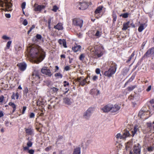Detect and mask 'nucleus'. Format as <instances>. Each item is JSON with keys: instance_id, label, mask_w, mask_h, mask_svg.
<instances>
[{"instance_id": "obj_1", "label": "nucleus", "mask_w": 154, "mask_h": 154, "mask_svg": "<svg viewBox=\"0 0 154 154\" xmlns=\"http://www.w3.org/2000/svg\"><path fill=\"white\" fill-rule=\"evenodd\" d=\"M30 54L32 58L35 59L39 62L42 61L45 57V53L38 45L31 48Z\"/></svg>"}, {"instance_id": "obj_2", "label": "nucleus", "mask_w": 154, "mask_h": 154, "mask_svg": "<svg viewBox=\"0 0 154 154\" xmlns=\"http://www.w3.org/2000/svg\"><path fill=\"white\" fill-rule=\"evenodd\" d=\"M110 63L111 65L109 66V69L104 72L102 71V73L104 75L109 78L112 77L115 73L117 69V65L115 63L112 61Z\"/></svg>"}, {"instance_id": "obj_3", "label": "nucleus", "mask_w": 154, "mask_h": 154, "mask_svg": "<svg viewBox=\"0 0 154 154\" xmlns=\"http://www.w3.org/2000/svg\"><path fill=\"white\" fill-rule=\"evenodd\" d=\"M104 53L103 48L100 46H96L94 48V50L91 51L92 57L95 58H99L102 56Z\"/></svg>"}, {"instance_id": "obj_4", "label": "nucleus", "mask_w": 154, "mask_h": 154, "mask_svg": "<svg viewBox=\"0 0 154 154\" xmlns=\"http://www.w3.org/2000/svg\"><path fill=\"white\" fill-rule=\"evenodd\" d=\"M76 82H79V86H81L83 87L86 85V84H89L90 82L89 81H88V82H87L85 81V79H84V77L83 76H81L78 77L75 79Z\"/></svg>"}, {"instance_id": "obj_5", "label": "nucleus", "mask_w": 154, "mask_h": 154, "mask_svg": "<svg viewBox=\"0 0 154 154\" xmlns=\"http://www.w3.org/2000/svg\"><path fill=\"white\" fill-rule=\"evenodd\" d=\"M82 20L78 18H74L72 20V24L75 26H79L81 28L83 25Z\"/></svg>"}, {"instance_id": "obj_6", "label": "nucleus", "mask_w": 154, "mask_h": 154, "mask_svg": "<svg viewBox=\"0 0 154 154\" xmlns=\"http://www.w3.org/2000/svg\"><path fill=\"white\" fill-rule=\"evenodd\" d=\"M154 54V47H152L149 49L143 55V57H150L153 56Z\"/></svg>"}, {"instance_id": "obj_7", "label": "nucleus", "mask_w": 154, "mask_h": 154, "mask_svg": "<svg viewBox=\"0 0 154 154\" xmlns=\"http://www.w3.org/2000/svg\"><path fill=\"white\" fill-rule=\"evenodd\" d=\"M41 71L42 73L48 77H51L53 74L50 70L48 69L47 67H43L41 69Z\"/></svg>"}, {"instance_id": "obj_8", "label": "nucleus", "mask_w": 154, "mask_h": 154, "mask_svg": "<svg viewBox=\"0 0 154 154\" xmlns=\"http://www.w3.org/2000/svg\"><path fill=\"white\" fill-rule=\"evenodd\" d=\"M130 134L129 131H127L125 132L122 135H121L120 133H118L116 135V137L117 139H124L127 137H129Z\"/></svg>"}, {"instance_id": "obj_9", "label": "nucleus", "mask_w": 154, "mask_h": 154, "mask_svg": "<svg viewBox=\"0 0 154 154\" xmlns=\"http://www.w3.org/2000/svg\"><path fill=\"white\" fill-rule=\"evenodd\" d=\"M93 111V109L92 108H89L84 113L83 116V117L86 119H89Z\"/></svg>"}, {"instance_id": "obj_10", "label": "nucleus", "mask_w": 154, "mask_h": 154, "mask_svg": "<svg viewBox=\"0 0 154 154\" xmlns=\"http://www.w3.org/2000/svg\"><path fill=\"white\" fill-rule=\"evenodd\" d=\"M11 3L10 2H8L7 0H6L5 2H3L2 1L0 0V7H5L6 8L9 9L11 7Z\"/></svg>"}, {"instance_id": "obj_11", "label": "nucleus", "mask_w": 154, "mask_h": 154, "mask_svg": "<svg viewBox=\"0 0 154 154\" xmlns=\"http://www.w3.org/2000/svg\"><path fill=\"white\" fill-rule=\"evenodd\" d=\"M25 131L28 135L33 136L34 134V130L32 127L31 126H29L27 128H25Z\"/></svg>"}, {"instance_id": "obj_12", "label": "nucleus", "mask_w": 154, "mask_h": 154, "mask_svg": "<svg viewBox=\"0 0 154 154\" xmlns=\"http://www.w3.org/2000/svg\"><path fill=\"white\" fill-rule=\"evenodd\" d=\"M103 8V6H100L96 8L94 12L95 16L96 17L98 18L100 17V14L102 11Z\"/></svg>"}, {"instance_id": "obj_13", "label": "nucleus", "mask_w": 154, "mask_h": 154, "mask_svg": "<svg viewBox=\"0 0 154 154\" xmlns=\"http://www.w3.org/2000/svg\"><path fill=\"white\" fill-rule=\"evenodd\" d=\"M141 148V147L139 143H137L134 145L133 147L134 153L135 154H140Z\"/></svg>"}, {"instance_id": "obj_14", "label": "nucleus", "mask_w": 154, "mask_h": 154, "mask_svg": "<svg viewBox=\"0 0 154 154\" xmlns=\"http://www.w3.org/2000/svg\"><path fill=\"white\" fill-rule=\"evenodd\" d=\"M111 112L112 113H114L117 112L119 111L121 108V106L117 104H115L114 105L111 104Z\"/></svg>"}, {"instance_id": "obj_15", "label": "nucleus", "mask_w": 154, "mask_h": 154, "mask_svg": "<svg viewBox=\"0 0 154 154\" xmlns=\"http://www.w3.org/2000/svg\"><path fill=\"white\" fill-rule=\"evenodd\" d=\"M19 69L22 71H24L26 69V64L24 62L20 63L17 64Z\"/></svg>"}, {"instance_id": "obj_16", "label": "nucleus", "mask_w": 154, "mask_h": 154, "mask_svg": "<svg viewBox=\"0 0 154 154\" xmlns=\"http://www.w3.org/2000/svg\"><path fill=\"white\" fill-rule=\"evenodd\" d=\"M111 104H108L105 106L101 109V110L104 112H111Z\"/></svg>"}, {"instance_id": "obj_17", "label": "nucleus", "mask_w": 154, "mask_h": 154, "mask_svg": "<svg viewBox=\"0 0 154 154\" xmlns=\"http://www.w3.org/2000/svg\"><path fill=\"white\" fill-rule=\"evenodd\" d=\"M79 4L80 6V7L79 8V10H85L86 9L88 6V4L85 2H80Z\"/></svg>"}, {"instance_id": "obj_18", "label": "nucleus", "mask_w": 154, "mask_h": 154, "mask_svg": "<svg viewBox=\"0 0 154 154\" xmlns=\"http://www.w3.org/2000/svg\"><path fill=\"white\" fill-rule=\"evenodd\" d=\"M81 48L82 47L81 45H78L76 44L75 45L72 47V49L74 52H77L80 51Z\"/></svg>"}, {"instance_id": "obj_19", "label": "nucleus", "mask_w": 154, "mask_h": 154, "mask_svg": "<svg viewBox=\"0 0 154 154\" xmlns=\"http://www.w3.org/2000/svg\"><path fill=\"white\" fill-rule=\"evenodd\" d=\"M35 11H41L42 9L45 8V6L43 5H38L36 4L34 5Z\"/></svg>"}, {"instance_id": "obj_20", "label": "nucleus", "mask_w": 154, "mask_h": 154, "mask_svg": "<svg viewBox=\"0 0 154 154\" xmlns=\"http://www.w3.org/2000/svg\"><path fill=\"white\" fill-rule=\"evenodd\" d=\"M136 75V72H134L132 75L131 78L125 83L124 85V87H125L129 82H132L135 79V76Z\"/></svg>"}, {"instance_id": "obj_21", "label": "nucleus", "mask_w": 154, "mask_h": 154, "mask_svg": "<svg viewBox=\"0 0 154 154\" xmlns=\"http://www.w3.org/2000/svg\"><path fill=\"white\" fill-rule=\"evenodd\" d=\"M54 28L58 30H62L63 29V24L61 23H59L57 25L54 26Z\"/></svg>"}, {"instance_id": "obj_22", "label": "nucleus", "mask_w": 154, "mask_h": 154, "mask_svg": "<svg viewBox=\"0 0 154 154\" xmlns=\"http://www.w3.org/2000/svg\"><path fill=\"white\" fill-rule=\"evenodd\" d=\"M133 145L132 142L129 141L125 144V149L126 150L130 149L132 147Z\"/></svg>"}, {"instance_id": "obj_23", "label": "nucleus", "mask_w": 154, "mask_h": 154, "mask_svg": "<svg viewBox=\"0 0 154 154\" xmlns=\"http://www.w3.org/2000/svg\"><path fill=\"white\" fill-rule=\"evenodd\" d=\"M129 21L127 22L124 23L123 25V27L122 30H126L128 28L130 27L129 26Z\"/></svg>"}, {"instance_id": "obj_24", "label": "nucleus", "mask_w": 154, "mask_h": 154, "mask_svg": "<svg viewBox=\"0 0 154 154\" xmlns=\"http://www.w3.org/2000/svg\"><path fill=\"white\" fill-rule=\"evenodd\" d=\"M58 42L59 43L60 45H63V46L65 48H67L66 44V41L64 39H59L58 41Z\"/></svg>"}, {"instance_id": "obj_25", "label": "nucleus", "mask_w": 154, "mask_h": 154, "mask_svg": "<svg viewBox=\"0 0 154 154\" xmlns=\"http://www.w3.org/2000/svg\"><path fill=\"white\" fill-rule=\"evenodd\" d=\"M42 38V36L40 34H37L35 37L32 38V41L35 42H38V40H41Z\"/></svg>"}, {"instance_id": "obj_26", "label": "nucleus", "mask_w": 154, "mask_h": 154, "mask_svg": "<svg viewBox=\"0 0 154 154\" xmlns=\"http://www.w3.org/2000/svg\"><path fill=\"white\" fill-rule=\"evenodd\" d=\"M32 77L35 81H39L40 79V75L38 73L33 74L32 75Z\"/></svg>"}, {"instance_id": "obj_27", "label": "nucleus", "mask_w": 154, "mask_h": 154, "mask_svg": "<svg viewBox=\"0 0 154 154\" xmlns=\"http://www.w3.org/2000/svg\"><path fill=\"white\" fill-rule=\"evenodd\" d=\"M129 71V68L125 67L122 70V74L123 76L126 75Z\"/></svg>"}, {"instance_id": "obj_28", "label": "nucleus", "mask_w": 154, "mask_h": 154, "mask_svg": "<svg viewBox=\"0 0 154 154\" xmlns=\"http://www.w3.org/2000/svg\"><path fill=\"white\" fill-rule=\"evenodd\" d=\"M73 154H81V148L79 147H77L75 148Z\"/></svg>"}, {"instance_id": "obj_29", "label": "nucleus", "mask_w": 154, "mask_h": 154, "mask_svg": "<svg viewBox=\"0 0 154 154\" xmlns=\"http://www.w3.org/2000/svg\"><path fill=\"white\" fill-rule=\"evenodd\" d=\"M95 30H91L89 32V36L91 38H95Z\"/></svg>"}, {"instance_id": "obj_30", "label": "nucleus", "mask_w": 154, "mask_h": 154, "mask_svg": "<svg viewBox=\"0 0 154 154\" xmlns=\"http://www.w3.org/2000/svg\"><path fill=\"white\" fill-rule=\"evenodd\" d=\"M8 105L11 106L13 108V110H12V113H14L16 110V105L13 103L10 102L8 103Z\"/></svg>"}, {"instance_id": "obj_31", "label": "nucleus", "mask_w": 154, "mask_h": 154, "mask_svg": "<svg viewBox=\"0 0 154 154\" xmlns=\"http://www.w3.org/2000/svg\"><path fill=\"white\" fill-rule=\"evenodd\" d=\"M95 37H96L97 38H98L101 36L102 34L101 32L100 31L98 30H95Z\"/></svg>"}, {"instance_id": "obj_32", "label": "nucleus", "mask_w": 154, "mask_h": 154, "mask_svg": "<svg viewBox=\"0 0 154 154\" xmlns=\"http://www.w3.org/2000/svg\"><path fill=\"white\" fill-rule=\"evenodd\" d=\"M138 129V128L137 126H136L134 127L133 130L131 131L132 134V136L133 137L136 134Z\"/></svg>"}, {"instance_id": "obj_33", "label": "nucleus", "mask_w": 154, "mask_h": 154, "mask_svg": "<svg viewBox=\"0 0 154 154\" xmlns=\"http://www.w3.org/2000/svg\"><path fill=\"white\" fill-rule=\"evenodd\" d=\"M135 53V51H134L133 52L131 55L129 57H128V60L126 61V63H128L130 62V61L132 59V58L134 56Z\"/></svg>"}, {"instance_id": "obj_34", "label": "nucleus", "mask_w": 154, "mask_h": 154, "mask_svg": "<svg viewBox=\"0 0 154 154\" xmlns=\"http://www.w3.org/2000/svg\"><path fill=\"white\" fill-rule=\"evenodd\" d=\"M137 87L136 85H134L128 87L126 89L128 91H133L134 88Z\"/></svg>"}, {"instance_id": "obj_35", "label": "nucleus", "mask_w": 154, "mask_h": 154, "mask_svg": "<svg viewBox=\"0 0 154 154\" xmlns=\"http://www.w3.org/2000/svg\"><path fill=\"white\" fill-rule=\"evenodd\" d=\"M64 101L65 104L68 105H70L71 103L70 99L67 97L65 98L64 99Z\"/></svg>"}, {"instance_id": "obj_36", "label": "nucleus", "mask_w": 154, "mask_h": 154, "mask_svg": "<svg viewBox=\"0 0 154 154\" xmlns=\"http://www.w3.org/2000/svg\"><path fill=\"white\" fill-rule=\"evenodd\" d=\"M112 24L115 25V22L117 20V15L115 13H113L112 15Z\"/></svg>"}, {"instance_id": "obj_37", "label": "nucleus", "mask_w": 154, "mask_h": 154, "mask_svg": "<svg viewBox=\"0 0 154 154\" xmlns=\"http://www.w3.org/2000/svg\"><path fill=\"white\" fill-rule=\"evenodd\" d=\"M145 24H141L140 25V26L138 28V31L140 32H141L144 29V25Z\"/></svg>"}, {"instance_id": "obj_38", "label": "nucleus", "mask_w": 154, "mask_h": 154, "mask_svg": "<svg viewBox=\"0 0 154 154\" xmlns=\"http://www.w3.org/2000/svg\"><path fill=\"white\" fill-rule=\"evenodd\" d=\"M54 76L58 78L61 79L63 77V75L60 72H58L54 74Z\"/></svg>"}, {"instance_id": "obj_39", "label": "nucleus", "mask_w": 154, "mask_h": 154, "mask_svg": "<svg viewBox=\"0 0 154 154\" xmlns=\"http://www.w3.org/2000/svg\"><path fill=\"white\" fill-rule=\"evenodd\" d=\"M51 90L54 93H57V92L58 91L59 89L55 87H53L52 88H51Z\"/></svg>"}, {"instance_id": "obj_40", "label": "nucleus", "mask_w": 154, "mask_h": 154, "mask_svg": "<svg viewBox=\"0 0 154 154\" xmlns=\"http://www.w3.org/2000/svg\"><path fill=\"white\" fill-rule=\"evenodd\" d=\"M5 125L7 127H11V123L8 121L6 120L5 122Z\"/></svg>"}, {"instance_id": "obj_41", "label": "nucleus", "mask_w": 154, "mask_h": 154, "mask_svg": "<svg viewBox=\"0 0 154 154\" xmlns=\"http://www.w3.org/2000/svg\"><path fill=\"white\" fill-rule=\"evenodd\" d=\"M85 57V54H82L80 55L79 59L80 60L83 61L84 60Z\"/></svg>"}, {"instance_id": "obj_42", "label": "nucleus", "mask_w": 154, "mask_h": 154, "mask_svg": "<svg viewBox=\"0 0 154 154\" xmlns=\"http://www.w3.org/2000/svg\"><path fill=\"white\" fill-rule=\"evenodd\" d=\"M147 150L148 152H150L154 150V147L152 146H150L148 147L147 148Z\"/></svg>"}, {"instance_id": "obj_43", "label": "nucleus", "mask_w": 154, "mask_h": 154, "mask_svg": "<svg viewBox=\"0 0 154 154\" xmlns=\"http://www.w3.org/2000/svg\"><path fill=\"white\" fill-rule=\"evenodd\" d=\"M29 118H34L35 116V114L33 112H30L29 114Z\"/></svg>"}, {"instance_id": "obj_44", "label": "nucleus", "mask_w": 154, "mask_h": 154, "mask_svg": "<svg viewBox=\"0 0 154 154\" xmlns=\"http://www.w3.org/2000/svg\"><path fill=\"white\" fill-rule=\"evenodd\" d=\"M63 86L65 87H69V83L66 81H65L63 82Z\"/></svg>"}, {"instance_id": "obj_45", "label": "nucleus", "mask_w": 154, "mask_h": 154, "mask_svg": "<svg viewBox=\"0 0 154 154\" xmlns=\"http://www.w3.org/2000/svg\"><path fill=\"white\" fill-rule=\"evenodd\" d=\"M58 8L57 7L56 5H54L52 11L54 12H56L58 10Z\"/></svg>"}, {"instance_id": "obj_46", "label": "nucleus", "mask_w": 154, "mask_h": 154, "mask_svg": "<svg viewBox=\"0 0 154 154\" xmlns=\"http://www.w3.org/2000/svg\"><path fill=\"white\" fill-rule=\"evenodd\" d=\"M71 69L70 66H65L64 68V71H68Z\"/></svg>"}, {"instance_id": "obj_47", "label": "nucleus", "mask_w": 154, "mask_h": 154, "mask_svg": "<svg viewBox=\"0 0 154 154\" xmlns=\"http://www.w3.org/2000/svg\"><path fill=\"white\" fill-rule=\"evenodd\" d=\"M32 145V142L30 141H29L27 143V146L29 147H31Z\"/></svg>"}, {"instance_id": "obj_48", "label": "nucleus", "mask_w": 154, "mask_h": 154, "mask_svg": "<svg viewBox=\"0 0 154 154\" xmlns=\"http://www.w3.org/2000/svg\"><path fill=\"white\" fill-rule=\"evenodd\" d=\"M26 5V3L25 2H23L21 4V7L22 10H23L25 8Z\"/></svg>"}, {"instance_id": "obj_49", "label": "nucleus", "mask_w": 154, "mask_h": 154, "mask_svg": "<svg viewBox=\"0 0 154 154\" xmlns=\"http://www.w3.org/2000/svg\"><path fill=\"white\" fill-rule=\"evenodd\" d=\"M128 14L127 13H124L122 15L123 18H127L128 17Z\"/></svg>"}, {"instance_id": "obj_50", "label": "nucleus", "mask_w": 154, "mask_h": 154, "mask_svg": "<svg viewBox=\"0 0 154 154\" xmlns=\"http://www.w3.org/2000/svg\"><path fill=\"white\" fill-rule=\"evenodd\" d=\"M11 42V41H9L8 42L6 45V47L8 49L9 48Z\"/></svg>"}, {"instance_id": "obj_51", "label": "nucleus", "mask_w": 154, "mask_h": 154, "mask_svg": "<svg viewBox=\"0 0 154 154\" xmlns=\"http://www.w3.org/2000/svg\"><path fill=\"white\" fill-rule=\"evenodd\" d=\"M28 90L27 88L26 87L24 88V90L23 91V93L24 94L27 95V93H28Z\"/></svg>"}, {"instance_id": "obj_52", "label": "nucleus", "mask_w": 154, "mask_h": 154, "mask_svg": "<svg viewBox=\"0 0 154 154\" xmlns=\"http://www.w3.org/2000/svg\"><path fill=\"white\" fill-rule=\"evenodd\" d=\"M26 108H27V107L26 106H23L22 111V114H23L25 113V111L26 110Z\"/></svg>"}, {"instance_id": "obj_53", "label": "nucleus", "mask_w": 154, "mask_h": 154, "mask_svg": "<svg viewBox=\"0 0 154 154\" xmlns=\"http://www.w3.org/2000/svg\"><path fill=\"white\" fill-rule=\"evenodd\" d=\"M41 111L42 112L40 113L39 112L38 114V117L39 116H44V114L43 112V110H41Z\"/></svg>"}, {"instance_id": "obj_54", "label": "nucleus", "mask_w": 154, "mask_h": 154, "mask_svg": "<svg viewBox=\"0 0 154 154\" xmlns=\"http://www.w3.org/2000/svg\"><path fill=\"white\" fill-rule=\"evenodd\" d=\"M37 105V106H40L42 104V102L40 101L39 100H38L36 102Z\"/></svg>"}, {"instance_id": "obj_55", "label": "nucleus", "mask_w": 154, "mask_h": 154, "mask_svg": "<svg viewBox=\"0 0 154 154\" xmlns=\"http://www.w3.org/2000/svg\"><path fill=\"white\" fill-rule=\"evenodd\" d=\"M2 38L3 39H5V40H8V39H10V37H8L7 36H6L5 35H3L2 37Z\"/></svg>"}, {"instance_id": "obj_56", "label": "nucleus", "mask_w": 154, "mask_h": 154, "mask_svg": "<svg viewBox=\"0 0 154 154\" xmlns=\"http://www.w3.org/2000/svg\"><path fill=\"white\" fill-rule=\"evenodd\" d=\"M100 69L99 68H97L95 70V72L97 74H100Z\"/></svg>"}, {"instance_id": "obj_57", "label": "nucleus", "mask_w": 154, "mask_h": 154, "mask_svg": "<svg viewBox=\"0 0 154 154\" xmlns=\"http://www.w3.org/2000/svg\"><path fill=\"white\" fill-rule=\"evenodd\" d=\"M134 98V96L132 95V94H131L128 97V99L129 100H133Z\"/></svg>"}, {"instance_id": "obj_58", "label": "nucleus", "mask_w": 154, "mask_h": 154, "mask_svg": "<svg viewBox=\"0 0 154 154\" xmlns=\"http://www.w3.org/2000/svg\"><path fill=\"white\" fill-rule=\"evenodd\" d=\"M34 150L32 149H30L29 150L28 153L29 154H34Z\"/></svg>"}, {"instance_id": "obj_59", "label": "nucleus", "mask_w": 154, "mask_h": 154, "mask_svg": "<svg viewBox=\"0 0 154 154\" xmlns=\"http://www.w3.org/2000/svg\"><path fill=\"white\" fill-rule=\"evenodd\" d=\"M4 100V97L3 95H1L0 96V103H2Z\"/></svg>"}, {"instance_id": "obj_60", "label": "nucleus", "mask_w": 154, "mask_h": 154, "mask_svg": "<svg viewBox=\"0 0 154 154\" xmlns=\"http://www.w3.org/2000/svg\"><path fill=\"white\" fill-rule=\"evenodd\" d=\"M23 24L24 26H26L28 24V22L26 20H24L23 22Z\"/></svg>"}, {"instance_id": "obj_61", "label": "nucleus", "mask_w": 154, "mask_h": 154, "mask_svg": "<svg viewBox=\"0 0 154 154\" xmlns=\"http://www.w3.org/2000/svg\"><path fill=\"white\" fill-rule=\"evenodd\" d=\"M51 146H48L45 148V150L46 152H48L51 149Z\"/></svg>"}, {"instance_id": "obj_62", "label": "nucleus", "mask_w": 154, "mask_h": 154, "mask_svg": "<svg viewBox=\"0 0 154 154\" xmlns=\"http://www.w3.org/2000/svg\"><path fill=\"white\" fill-rule=\"evenodd\" d=\"M144 112L143 111L140 110L139 113V115L140 116H142L144 115Z\"/></svg>"}, {"instance_id": "obj_63", "label": "nucleus", "mask_w": 154, "mask_h": 154, "mask_svg": "<svg viewBox=\"0 0 154 154\" xmlns=\"http://www.w3.org/2000/svg\"><path fill=\"white\" fill-rule=\"evenodd\" d=\"M98 79V76L96 75H94V76L92 78V79L94 81H95L97 80Z\"/></svg>"}, {"instance_id": "obj_64", "label": "nucleus", "mask_w": 154, "mask_h": 154, "mask_svg": "<svg viewBox=\"0 0 154 154\" xmlns=\"http://www.w3.org/2000/svg\"><path fill=\"white\" fill-rule=\"evenodd\" d=\"M151 89V86L149 85L148 86L147 89H146V91L147 92L149 91Z\"/></svg>"}]
</instances>
